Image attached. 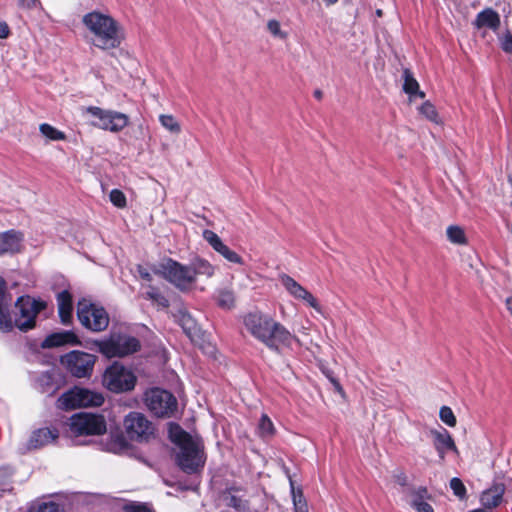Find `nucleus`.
Masks as SVG:
<instances>
[{
	"label": "nucleus",
	"instance_id": "obj_1",
	"mask_svg": "<svg viewBox=\"0 0 512 512\" xmlns=\"http://www.w3.org/2000/svg\"><path fill=\"white\" fill-rule=\"evenodd\" d=\"M245 330L270 351L280 352L284 347H290L295 336L271 315L261 311H252L244 315Z\"/></svg>",
	"mask_w": 512,
	"mask_h": 512
},
{
	"label": "nucleus",
	"instance_id": "obj_2",
	"mask_svg": "<svg viewBox=\"0 0 512 512\" xmlns=\"http://www.w3.org/2000/svg\"><path fill=\"white\" fill-rule=\"evenodd\" d=\"M82 22L89 31L88 41L95 47L108 50L120 46L122 36L119 26L109 15L93 11L85 14Z\"/></svg>",
	"mask_w": 512,
	"mask_h": 512
},
{
	"label": "nucleus",
	"instance_id": "obj_3",
	"mask_svg": "<svg viewBox=\"0 0 512 512\" xmlns=\"http://www.w3.org/2000/svg\"><path fill=\"white\" fill-rule=\"evenodd\" d=\"M169 435L172 442L179 446L178 465L186 473H195L203 467L205 459L201 443L193 439L179 425L171 424Z\"/></svg>",
	"mask_w": 512,
	"mask_h": 512
},
{
	"label": "nucleus",
	"instance_id": "obj_4",
	"mask_svg": "<svg viewBox=\"0 0 512 512\" xmlns=\"http://www.w3.org/2000/svg\"><path fill=\"white\" fill-rule=\"evenodd\" d=\"M98 351L107 358L125 357L140 350V341L127 334H111L108 338L95 341Z\"/></svg>",
	"mask_w": 512,
	"mask_h": 512
},
{
	"label": "nucleus",
	"instance_id": "obj_5",
	"mask_svg": "<svg viewBox=\"0 0 512 512\" xmlns=\"http://www.w3.org/2000/svg\"><path fill=\"white\" fill-rule=\"evenodd\" d=\"M144 402L148 410L156 417L171 418L177 413L178 401L167 390L152 388L146 391Z\"/></svg>",
	"mask_w": 512,
	"mask_h": 512
},
{
	"label": "nucleus",
	"instance_id": "obj_6",
	"mask_svg": "<svg viewBox=\"0 0 512 512\" xmlns=\"http://www.w3.org/2000/svg\"><path fill=\"white\" fill-rule=\"evenodd\" d=\"M77 316L80 323L93 332L104 331L109 325V315L106 310L87 299L78 302Z\"/></svg>",
	"mask_w": 512,
	"mask_h": 512
},
{
	"label": "nucleus",
	"instance_id": "obj_7",
	"mask_svg": "<svg viewBox=\"0 0 512 512\" xmlns=\"http://www.w3.org/2000/svg\"><path fill=\"white\" fill-rule=\"evenodd\" d=\"M124 429L128 438L139 443H148L156 438L154 424L140 412H130L124 418Z\"/></svg>",
	"mask_w": 512,
	"mask_h": 512
},
{
	"label": "nucleus",
	"instance_id": "obj_8",
	"mask_svg": "<svg viewBox=\"0 0 512 512\" xmlns=\"http://www.w3.org/2000/svg\"><path fill=\"white\" fill-rule=\"evenodd\" d=\"M103 403L102 393L80 387H74L67 391L57 401L58 407L66 410L81 407H99Z\"/></svg>",
	"mask_w": 512,
	"mask_h": 512
},
{
	"label": "nucleus",
	"instance_id": "obj_9",
	"mask_svg": "<svg viewBox=\"0 0 512 512\" xmlns=\"http://www.w3.org/2000/svg\"><path fill=\"white\" fill-rule=\"evenodd\" d=\"M134 373L119 362L110 365L103 374V385L115 393L133 390L136 384Z\"/></svg>",
	"mask_w": 512,
	"mask_h": 512
},
{
	"label": "nucleus",
	"instance_id": "obj_10",
	"mask_svg": "<svg viewBox=\"0 0 512 512\" xmlns=\"http://www.w3.org/2000/svg\"><path fill=\"white\" fill-rule=\"evenodd\" d=\"M84 111L85 114L93 118L91 124L94 127L113 133L123 130L129 122V118L126 114L113 110L89 106L86 107Z\"/></svg>",
	"mask_w": 512,
	"mask_h": 512
},
{
	"label": "nucleus",
	"instance_id": "obj_11",
	"mask_svg": "<svg viewBox=\"0 0 512 512\" xmlns=\"http://www.w3.org/2000/svg\"><path fill=\"white\" fill-rule=\"evenodd\" d=\"M157 272L182 291L188 290L194 283L190 265H183L171 258L162 261Z\"/></svg>",
	"mask_w": 512,
	"mask_h": 512
},
{
	"label": "nucleus",
	"instance_id": "obj_12",
	"mask_svg": "<svg viewBox=\"0 0 512 512\" xmlns=\"http://www.w3.org/2000/svg\"><path fill=\"white\" fill-rule=\"evenodd\" d=\"M61 364L77 378L90 377L96 362V356L87 352L74 350L60 359Z\"/></svg>",
	"mask_w": 512,
	"mask_h": 512
},
{
	"label": "nucleus",
	"instance_id": "obj_13",
	"mask_svg": "<svg viewBox=\"0 0 512 512\" xmlns=\"http://www.w3.org/2000/svg\"><path fill=\"white\" fill-rule=\"evenodd\" d=\"M70 431L79 435H101L106 431V423L101 415L79 413L70 418Z\"/></svg>",
	"mask_w": 512,
	"mask_h": 512
},
{
	"label": "nucleus",
	"instance_id": "obj_14",
	"mask_svg": "<svg viewBox=\"0 0 512 512\" xmlns=\"http://www.w3.org/2000/svg\"><path fill=\"white\" fill-rule=\"evenodd\" d=\"M45 306L44 302L30 296L20 297L16 302L20 316L13 321V326H17L21 331L32 329L35 326L36 316Z\"/></svg>",
	"mask_w": 512,
	"mask_h": 512
},
{
	"label": "nucleus",
	"instance_id": "obj_15",
	"mask_svg": "<svg viewBox=\"0 0 512 512\" xmlns=\"http://www.w3.org/2000/svg\"><path fill=\"white\" fill-rule=\"evenodd\" d=\"M279 281L292 297L297 300L304 301L317 312L322 313L321 306L319 305L317 299L295 279L287 274H282L279 276Z\"/></svg>",
	"mask_w": 512,
	"mask_h": 512
},
{
	"label": "nucleus",
	"instance_id": "obj_16",
	"mask_svg": "<svg viewBox=\"0 0 512 512\" xmlns=\"http://www.w3.org/2000/svg\"><path fill=\"white\" fill-rule=\"evenodd\" d=\"M202 236L204 240L228 262L239 265L244 264L243 258L230 249L214 231L206 229L203 231Z\"/></svg>",
	"mask_w": 512,
	"mask_h": 512
},
{
	"label": "nucleus",
	"instance_id": "obj_17",
	"mask_svg": "<svg viewBox=\"0 0 512 512\" xmlns=\"http://www.w3.org/2000/svg\"><path fill=\"white\" fill-rule=\"evenodd\" d=\"M12 296L8 292L6 281L0 277V330L9 332L13 329V319L9 313Z\"/></svg>",
	"mask_w": 512,
	"mask_h": 512
},
{
	"label": "nucleus",
	"instance_id": "obj_18",
	"mask_svg": "<svg viewBox=\"0 0 512 512\" xmlns=\"http://www.w3.org/2000/svg\"><path fill=\"white\" fill-rule=\"evenodd\" d=\"M430 436L433 440V445L440 457V459H444L447 451H453L455 453L458 452L457 447L452 439L450 433L441 428L440 430H430Z\"/></svg>",
	"mask_w": 512,
	"mask_h": 512
},
{
	"label": "nucleus",
	"instance_id": "obj_19",
	"mask_svg": "<svg viewBox=\"0 0 512 512\" xmlns=\"http://www.w3.org/2000/svg\"><path fill=\"white\" fill-rule=\"evenodd\" d=\"M59 436L57 429L53 428H39L32 432L30 439L27 443L28 449H39L52 442Z\"/></svg>",
	"mask_w": 512,
	"mask_h": 512
},
{
	"label": "nucleus",
	"instance_id": "obj_20",
	"mask_svg": "<svg viewBox=\"0 0 512 512\" xmlns=\"http://www.w3.org/2000/svg\"><path fill=\"white\" fill-rule=\"evenodd\" d=\"M473 25L477 29L487 27L493 31H496L500 26V16L493 9L487 8L477 14L476 19L473 22Z\"/></svg>",
	"mask_w": 512,
	"mask_h": 512
},
{
	"label": "nucleus",
	"instance_id": "obj_21",
	"mask_svg": "<svg viewBox=\"0 0 512 512\" xmlns=\"http://www.w3.org/2000/svg\"><path fill=\"white\" fill-rule=\"evenodd\" d=\"M407 495L410 497V505L417 512H434L430 504L424 501L427 495V489L424 487L408 488L406 490Z\"/></svg>",
	"mask_w": 512,
	"mask_h": 512
},
{
	"label": "nucleus",
	"instance_id": "obj_22",
	"mask_svg": "<svg viewBox=\"0 0 512 512\" xmlns=\"http://www.w3.org/2000/svg\"><path fill=\"white\" fill-rule=\"evenodd\" d=\"M77 336L71 331L53 333L45 338L42 346L44 348L58 347L65 344H78Z\"/></svg>",
	"mask_w": 512,
	"mask_h": 512
},
{
	"label": "nucleus",
	"instance_id": "obj_23",
	"mask_svg": "<svg viewBox=\"0 0 512 512\" xmlns=\"http://www.w3.org/2000/svg\"><path fill=\"white\" fill-rule=\"evenodd\" d=\"M21 234L13 230L0 233V255L19 250Z\"/></svg>",
	"mask_w": 512,
	"mask_h": 512
},
{
	"label": "nucleus",
	"instance_id": "obj_24",
	"mask_svg": "<svg viewBox=\"0 0 512 512\" xmlns=\"http://www.w3.org/2000/svg\"><path fill=\"white\" fill-rule=\"evenodd\" d=\"M505 488L503 484H496L485 490L481 495V503L485 508H494L500 504Z\"/></svg>",
	"mask_w": 512,
	"mask_h": 512
},
{
	"label": "nucleus",
	"instance_id": "obj_25",
	"mask_svg": "<svg viewBox=\"0 0 512 512\" xmlns=\"http://www.w3.org/2000/svg\"><path fill=\"white\" fill-rule=\"evenodd\" d=\"M175 321L182 327L187 336L192 337L197 331V324L184 307H180L174 314Z\"/></svg>",
	"mask_w": 512,
	"mask_h": 512
},
{
	"label": "nucleus",
	"instance_id": "obj_26",
	"mask_svg": "<svg viewBox=\"0 0 512 512\" xmlns=\"http://www.w3.org/2000/svg\"><path fill=\"white\" fill-rule=\"evenodd\" d=\"M59 316L63 324H68L72 318V297L68 291H62L57 296Z\"/></svg>",
	"mask_w": 512,
	"mask_h": 512
},
{
	"label": "nucleus",
	"instance_id": "obj_27",
	"mask_svg": "<svg viewBox=\"0 0 512 512\" xmlns=\"http://www.w3.org/2000/svg\"><path fill=\"white\" fill-rule=\"evenodd\" d=\"M190 268L193 271V280H196L198 275L212 277L215 273V267L205 259H195L191 262Z\"/></svg>",
	"mask_w": 512,
	"mask_h": 512
},
{
	"label": "nucleus",
	"instance_id": "obj_28",
	"mask_svg": "<svg viewBox=\"0 0 512 512\" xmlns=\"http://www.w3.org/2000/svg\"><path fill=\"white\" fill-rule=\"evenodd\" d=\"M403 78H404V84H403V90L405 93L409 95L418 94L421 98H424V93L419 91V84L416 81V79L413 77L412 73L405 69L403 71Z\"/></svg>",
	"mask_w": 512,
	"mask_h": 512
},
{
	"label": "nucleus",
	"instance_id": "obj_29",
	"mask_svg": "<svg viewBox=\"0 0 512 512\" xmlns=\"http://www.w3.org/2000/svg\"><path fill=\"white\" fill-rule=\"evenodd\" d=\"M37 383L42 393L53 394L58 389L57 384L54 382L53 374L50 372L42 373L38 377Z\"/></svg>",
	"mask_w": 512,
	"mask_h": 512
},
{
	"label": "nucleus",
	"instance_id": "obj_30",
	"mask_svg": "<svg viewBox=\"0 0 512 512\" xmlns=\"http://www.w3.org/2000/svg\"><path fill=\"white\" fill-rule=\"evenodd\" d=\"M159 122L162 127L169 131L171 134L178 135L181 133V125L173 115L161 114L159 116Z\"/></svg>",
	"mask_w": 512,
	"mask_h": 512
},
{
	"label": "nucleus",
	"instance_id": "obj_31",
	"mask_svg": "<svg viewBox=\"0 0 512 512\" xmlns=\"http://www.w3.org/2000/svg\"><path fill=\"white\" fill-rule=\"evenodd\" d=\"M447 238L451 243L457 245H464L467 243V238L464 230L458 225H451L446 230Z\"/></svg>",
	"mask_w": 512,
	"mask_h": 512
},
{
	"label": "nucleus",
	"instance_id": "obj_32",
	"mask_svg": "<svg viewBox=\"0 0 512 512\" xmlns=\"http://www.w3.org/2000/svg\"><path fill=\"white\" fill-rule=\"evenodd\" d=\"M39 130L41 134L51 141H61L66 139V135L64 132L56 129L50 124L43 123L39 126Z\"/></svg>",
	"mask_w": 512,
	"mask_h": 512
},
{
	"label": "nucleus",
	"instance_id": "obj_33",
	"mask_svg": "<svg viewBox=\"0 0 512 512\" xmlns=\"http://www.w3.org/2000/svg\"><path fill=\"white\" fill-rule=\"evenodd\" d=\"M145 297L158 307L167 308L169 306L168 299L156 287L149 286L148 290L145 292Z\"/></svg>",
	"mask_w": 512,
	"mask_h": 512
},
{
	"label": "nucleus",
	"instance_id": "obj_34",
	"mask_svg": "<svg viewBox=\"0 0 512 512\" xmlns=\"http://www.w3.org/2000/svg\"><path fill=\"white\" fill-rule=\"evenodd\" d=\"M217 303L223 309H231L235 305V296L231 290L223 289L218 292Z\"/></svg>",
	"mask_w": 512,
	"mask_h": 512
},
{
	"label": "nucleus",
	"instance_id": "obj_35",
	"mask_svg": "<svg viewBox=\"0 0 512 512\" xmlns=\"http://www.w3.org/2000/svg\"><path fill=\"white\" fill-rule=\"evenodd\" d=\"M420 113L425 116L429 121L434 122L436 124L440 123V118L436 111V108L430 102H425L419 108Z\"/></svg>",
	"mask_w": 512,
	"mask_h": 512
},
{
	"label": "nucleus",
	"instance_id": "obj_36",
	"mask_svg": "<svg viewBox=\"0 0 512 512\" xmlns=\"http://www.w3.org/2000/svg\"><path fill=\"white\" fill-rule=\"evenodd\" d=\"M258 432L260 436L262 437H268L273 435L274 433V426L270 418L263 414L260 418L259 424H258Z\"/></svg>",
	"mask_w": 512,
	"mask_h": 512
},
{
	"label": "nucleus",
	"instance_id": "obj_37",
	"mask_svg": "<svg viewBox=\"0 0 512 512\" xmlns=\"http://www.w3.org/2000/svg\"><path fill=\"white\" fill-rule=\"evenodd\" d=\"M29 512H62V509L59 504L49 501L33 505Z\"/></svg>",
	"mask_w": 512,
	"mask_h": 512
},
{
	"label": "nucleus",
	"instance_id": "obj_38",
	"mask_svg": "<svg viewBox=\"0 0 512 512\" xmlns=\"http://www.w3.org/2000/svg\"><path fill=\"white\" fill-rule=\"evenodd\" d=\"M267 30L272 36L279 38L281 40H285L288 37L287 32L281 29V24L276 19H270L267 22Z\"/></svg>",
	"mask_w": 512,
	"mask_h": 512
},
{
	"label": "nucleus",
	"instance_id": "obj_39",
	"mask_svg": "<svg viewBox=\"0 0 512 512\" xmlns=\"http://www.w3.org/2000/svg\"><path fill=\"white\" fill-rule=\"evenodd\" d=\"M439 417L442 422L450 427H454L456 425V417L452 409L448 406H442L440 408Z\"/></svg>",
	"mask_w": 512,
	"mask_h": 512
},
{
	"label": "nucleus",
	"instance_id": "obj_40",
	"mask_svg": "<svg viewBox=\"0 0 512 512\" xmlns=\"http://www.w3.org/2000/svg\"><path fill=\"white\" fill-rule=\"evenodd\" d=\"M292 497L295 512H308V506L301 491L296 492L294 488H292Z\"/></svg>",
	"mask_w": 512,
	"mask_h": 512
},
{
	"label": "nucleus",
	"instance_id": "obj_41",
	"mask_svg": "<svg viewBox=\"0 0 512 512\" xmlns=\"http://www.w3.org/2000/svg\"><path fill=\"white\" fill-rule=\"evenodd\" d=\"M112 204L118 208H124L127 204L126 196L119 189H113L109 195Z\"/></svg>",
	"mask_w": 512,
	"mask_h": 512
},
{
	"label": "nucleus",
	"instance_id": "obj_42",
	"mask_svg": "<svg viewBox=\"0 0 512 512\" xmlns=\"http://www.w3.org/2000/svg\"><path fill=\"white\" fill-rule=\"evenodd\" d=\"M450 488L453 490L454 494L459 498H464L466 494V488L462 481L459 478H452L450 481Z\"/></svg>",
	"mask_w": 512,
	"mask_h": 512
},
{
	"label": "nucleus",
	"instance_id": "obj_43",
	"mask_svg": "<svg viewBox=\"0 0 512 512\" xmlns=\"http://www.w3.org/2000/svg\"><path fill=\"white\" fill-rule=\"evenodd\" d=\"M500 42L503 51L507 53L512 52V35L509 32L501 38Z\"/></svg>",
	"mask_w": 512,
	"mask_h": 512
},
{
	"label": "nucleus",
	"instance_id": "obj_44",
	"mask_svg": "<svg viewBox=\"0 0 512 512\" xmlns=\"http://www.w3.org/2000/svg\"><path fill=\"white\" fill-rule=\"evenodd\" d=\"M393 477H394L395 483H397L398 485H400L402 487L407 486L408 478L404 472L399 471Z\"/></svg>",
	"mask_w": 512,
	"mask_h": 512
},
{
	"label": "nucleus",
	"instance_id": "obj_45",
	"mask_svg": "<svg viewBox=\"0 0 512 512\" xmlns=\"http://www.w3.org/2000/svg\"><path fill=\"white\" fill-rule=\"evenodd\" d=\"M227 504L236 509L242 508V500L234 495H230L229 497H227Z\"/></svg>",
	"mask_w": 512,
	"mask_h": 512
},
{
	"label": "nucleus",
	"instance_id": "obj_46",
	"mask_svg": "<svg viewBox=\"0 0 512 512\" xmlns=\"http://www.w3.org/2000/svg\"><path fill=\"white\" fill-rule=\"evenodd\" d=\"M10 29L6 22L0 21V38L5 39L9 36Z\"/></svg>",
	"mask_w": 512,
	"mask_h": 512
},
{
	"label": "nucleus",
	"instance_id": "obj_47",
	"mask_svg": "<svg viewBox=\"0 0 512 512\" xmlns=\"http://www.w3.org/2000/svg\"><path fill=\"white\" fill-rule=\"evenodd\" d=\"M38 0H19V5L23 8L31 9L36 6Z\"/></svg>",
	"mask_w": 512,
	"mask_h": 512
},
{
	"label": "nucleus",
	"instance_id": "obj_48",
	"mask_svg": "<svg viewBox=\"0 0 512 512\" xmlns=\"http://www.w3.org/2000/svg\"><path fill=\"white\" fill-rule=\"evenodd\" d=\"M505 304H506L507 310L510 312V314L512 316V297L507 298Z\"/></svg>",
	"mask_w": 512,
	"mask_h": 512
},
{
	"label": "nucleus",
	"instance_id": "obj_49",
	"mask_svg": "<svg viewBox=\"0 0 512 512\" xmlns=\"http://www.w3.org/2000/svg\"><path fill=\"white\" fill-rule=\"evenodd\" d=\"M335 389L339 392V393H342L343 392V389H342V386L340 385V383L335 380V379H331Z\"/></svg>",
	"mask_w": 512,
	"mask_h": 512
},
{
	"label": "nucleus",
	"instance_id": "obj_50",
	"mask_svg": "<svg viewBox=\"0 0 512 512\" xmlns=\"http://www.w3.org/2000/svg\"><path fill=\"white\" fill-rule=\"evenodd\" d=\"M140 274L143 279L148 280V281L151 280V275L148 272H140Z\"/></svg>",
	"mask_w": 512,
	"mask_h": 512
},
{
	"label": "nucleus",
	"instance_id": "obj_51",
	"mask_svg": "<svg viewBox=\"0 0 512 512\" xmlns=\"http://www.w3.org/2000/svg\"><path fill=\"white\" fill-rule=\"evenodd\" d=\"M327 5H333L335 4L338 0H323Z\"/></svg>",
	"mask_w": 512,
	"mask_h": 512
},
{
	"label": "nucleus",
	"instance_id": "obj_52",
	"mask_svg": "<svg viewBox=\"0 0 512 512\" xmlns=\"http://www.w3.org/2000/svg\"><path fill=\"white\" fill-rule=\"evenodd\" d=\"M314 96H315L316 98L320 99V98L322 97V92H321V91H319V90H317V91H315V92H314Z\"/></svg>",
	"mask_w": 512,
	"mask_h": 512
},
{
	"label": "nucleus",
	"instance_id": "obj_53",
	"mask_svg": "<svg viewBox=\"0 0 512 512\" xmlns=\"http://www.w3.org/2000/svg\"><path fill=\"white\" fill-rule=\"evenodd\" d=\"M134 512H149L144 508H137Z\"/></svg>",
	"mask_w": 512,
	"mask_h": 512
}]
</instances>
